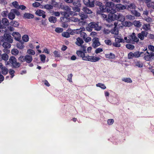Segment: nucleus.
<instances>
[{"mask_svg":"<svg viewBox=\"0 0 154 154\" xmlns=\"http://www.w3.org/2000/svg\"><path fill=\"white\" fill-rule=\"evenodd\" d=\"M63 10L67 11H69L71 10V9L68 6L65 5Z\"/></svg>","mask_w":154,"mask_h":154,"instance_id":"64","label":"nucleus"},{"mask_svg":"<svg viewBox=\"0 0 154 154\" xmlns=\"http://www.w3.org/2000/svg\"><path fill=\"white\" fill-rule=\"evenodd\" d=\"M44 8L47 10H51L53 8V6L52 5L47 4L44 6Z\"/></svg>","mask_w":154,"mask_h":154,"instance_id":"36","label":"nucleus"},{"mask_svg":"<svg viewBox=\"0 0 154 154\" xmlns=\"http://www.w3.org/2000/svg\"><path fill=\"white\" fill-rule=\"evenodd\" d=\"M126 9L131 11L132 10H131V9H132V10H134L136 8V6L134 3H131L128 5H126Z\"/></svg>","mask_w":154,"mask_h":154,"instance_id":"9","label":"nucleus"},{"mask_svg":"<svg viewBox=\"0 0 154 154\" xmlns=\"http://www.w3.org/2000/svg\"><path fill=\"white\" fill-rule=\"evenodd\" d=\"M85 52L81 51H76L78 56L82 57V60H84L96 62L100 59V58L94 56H91L88 55L85 56Z\"/></svg>","mask_w":154,"mask_h":154,"instance_id":"1","label":"nucleus"},{"mask_svg":"<svg viewBox=\"0 0 154 154\" xmlns=\"http://www.w3.org/2000/svg\"><path fill=\"white\" fill-rule=\"evenodd\" d=\"M122 80L123 81L131 83L132 82L131 79L129 78H124L122 79Z\"/></svg>","mask_w":154,"mask_h":154,"instance_id":"48","label":"nucleus"},{"mask_svg":"<svg viewBox=\"0 0 154 154\" xmlns=\"http://www.w3.org/2000/svg\"><path fill=\"white\" fill-rule=\"evenodd\" d=\"M2 46L5 48H9L11 47V45L9 43L4 42L2 44Z\"/></svg>","mask_w":154,"mask_h":154,"instance_id":"28","label":"nucleus"},{"mask_svg":"<svg viewBox=\"0 0 154 154\" xmlns=\"http://www.w3.org/2000/svg\"><path fill=\"white\" fill-rule=\"evenodd\" d=\"M117 11H118L121 10L126 9V7L125 5H124L120 4H117L115 6Z\"/></svg>","mask_w":154,"mask_h":154,"instance_id":"11","label":"nucleus"},{"mask_svg":"<svg viewBox=\"0 0 154 154\" xmlns=\"http://www.w3.org/2000/svg\"><path fill=\"white\" fill-rule=\"evenodd\" d=\"M142 52L140 53L139 51H136L133 53L134 57H138L140 56Z\"/></svg>","mask_w":154,"mask_h":154,"instance_id":"42","label":"nucleus"},{"mask_svg":"<svg viewBox=\"0 0 154 154\" xmlns=\"http://www.w3.org/2000/svg\"><path fill=\"white\" fill-rule=\"evenodd\" d=\"M106 58L113 59L115 57V55L114 54L110 53L109 54H106L105 55Z\"/></svg>","mask_w":154,"mask_h":154,"instance_id":"32","label":"nucleus"},{"mask_svg":"<svg viewBox=\"0 0 154 154\" xmlns=\"http://www.w3.org/2000/svg\"><path fill=\"white\" fill-rule=\"evenodd\" d=\"M116 14H109L108 16L107 17V19H106V20L108 22H110L112 21V20H115V16Z\"/></svg>","mask_w":154,"mask_h":154,"instance_id":"12","label":"nucleus"},{"mask_svg":"<svg viewBox=\"0 0 154 154\" xmlns=\"http://www.w3.org/2000/svg\"><path fill=\"white\" fill-rule=\"evenodd\" d=\"M113 4V3L111 2H106L105 4V6L106 7H112V5Z\"/></svg>","mask_w":154,"mask_h":154,"instance_id":"52","label":"nucleus"},{"mask_svg":"<svg viewBox=\"0 0 154 154\" xmlns=\"http://www.w3.org/2000/svg\"><path fill=\"white\" fill-rule=\"evenodd\" d=\"M49 21L52 23H55L57 20V18L54 16H51L49 18Z\"/></svg>","mask_w":154,"mask_h":154,"instance_id":"26","label":"nucleus"},{"mask_svg":"<svg viewBox=\"0 0 154 154\" xmlns=\"http://www.w3.org/2000/svg\"><path fill=\"white\" fill-rule=\"evenodd\" d=\"M12 35L14 39L17 41H19L20 39L21 35L18 32H14L12 34Z\"/></svg>","mask_w":154,"mask_h":154,"instance_id":"14","label":"nucleus"},{"mask_svg":"<svg viewBox=\"0 0 154 154\" xmlns=\"http://www.w3.org/2000/svg\"><path fill=\"white\" fill-rule=\"evenodd\" d=\"M145 2L148 8L150 6L151 3H152V2H151V0H145Z\"/></svg>","mask_w":154,"mask_h":154,"instance_id":"49","label":"nucleus"},{"mask_svg":"<svg viewBox=\"0 0 154 154\" xmlns=\"http://www.w3.org/2000/svg\"><path fill=\"white\" fill-rule=\"evenodd\" d=\"M9 61L14 67H19L20 65V63L17 61V60L14 57H11L9 59Z\"/></svg>","mask_w":154,"mask_h":154,"instance_id":"2","label":"nucleus"},{"mask_svg":"<svg viewBox=\"0 0 154 154\" xmlns=\"http://www.w3.org/2000/svg\"><path fill=\"white\" fill-rule=\"evenodd\" d=\"M11 10L12 12H13L14 14H15L18 16L20 15V13L16 9H12Z\"/></svg>","mask_w":154,"mask_h":154,"instance_id":"46","label":"nucleus"},{"mask_svg":"<svg viewBox=\"0 0 154 154\" xmlns=\"http://www.w3.org/2000/svg\"><path fill=\"white\" fill-rule=\"evenodd\" d=\"M80 46L81 47V49L83 51V52H85V53H87L86 49L87 47L85 46V45H83L82 44V45Z\"/></svg>","mask_w":154,"mask_h":154,"instance_id":"47","label":"nucleus"},{"mask_svg":"<svg viewBox=\"0 0 154 154\" xmlns=\"http://www.w3.org/2000/svg\"><path fill=\"white\" fill-rule=\"evenodd\" d=\"M36 14L39 16H42L43 18H45L46 15L44 14L45 12L42 10H38L35 12Z\"/></svg>","mask_w":154,"mask_h":154,"instance_id":"15","label":"nucleus"},{"mask_svg":"<svg viewBox=\"0 0 154 154\" xmlns=\"http://www.w3.org/2000/svg\"><path fill=\"white\" fill-rule=\"evenodd\" d=\"M11 53L14 55H16L18 54L19 51L17 49H14L11 51Z\"/></svg>","mask_w":154,"mask_h":154,"instance_id":"40","label":"nucleus"},{"mask_svg":"<svg viewBox=\"0 0 154 154\" xmlns=\"http://www.w3.org/2000/svg\"><path fill=\"white\" fill-rule=\"evenodd\" d=\"M24 42H22V41H19L17 43L16 45L17 47L20 49H23L24 47Z\"/></svg>","mask_w":154,"mask_h":154,"instance_id":"16","label":"nucleus"},{"mask_svg":"<svg viewBox=\"0 0 154 154\" xmlns=\"http://www.w3.org/2000/svg\"><path fill=\"white\" fill-rule=\"evenodd\" d=\"M85 29L84 28H80L79 29H75V34H80L82 32L85 31Z\"/></svg>","mask_w":154,"mask_h":154,"instance_id":"25","label":"nucleus"},{"mask_svg":"<svg viewBox=\"0 0 154 154\" xmlns=\"http://www.w3.org/2000/svg\"><path fill=\"white\" fill-rule=\"evenodd\" d=\"M125 46L128 49L130 50H132L134 48V45L130 44H127Z\"/></svg>","mask_w":154,"mask_h":154,"instance_id":"38","label":"nucleus"},{"mask_svg":"<svg viewBox=\"0 0 154 154\" xmlns=\"http://www.w3.org/2000/svg\"><path fill=\"white\" fill-rule=\"evenodd\" d=\"M115 20H117L119 21L123 22L124 21L125 19V17L122 14H116L115 16Z\"/></svg>","mask_w":154,"mask_h":154,"instance_id":"7","label":"nucleus"},{"mask_svg":"<svg viewBox=\"0 0 154 154\" xmlns=\"http://www.w3.org/2000/svg\"><path fill=\"white\" fill-rule=\"evenodd\" d=\"M114 122V120L113 119H109L107 120V123L109 125H112Z\"/></svg>","mask_w":154,"mask_h":154,"instance_id":"61","label":"nucleus"},{"mask_svg":"<svg viewBox=\"0 0 154 154\" xmlns=\"http://www.w3.org/2000/svg\"><path fill=\"white\" fill-rule=\"evenodd\" d=\"M40 57L41 61L43 62L44 63L45 61L46 58L44 54H41L40 55Z\"/></svg>","mask_w":154,"mask_h":154,"instance_id":"44","label":"nucleus"},{"mask_svg":"<svg viewBox=\"0 0 154 154\" xmlns=\"http://www.w3.org/2000/svg\"><path fill=\"white\" fill-rule=\"evenodd\" d=\"M131 13L132 14L136 17H139L140 16V14L135 9L131 11Z\"/></svg>","mask_w":154,"mask_h":154,"instance_id":"19","label":"nucleus"},{"mask_svg":"<svg viewBox=\"0 0 154 154\" xmlns=\"http://www.w3.org/2000/svg\"><path fill=\"white\" fill-rule=\"evenodd\" d=\"M4 39L9 43H11L13 42V40L12 37L10 35L7 34H5L4 35Z\"/></svg>","mask_w":154,"mask_h":154,"instance_id":"10","label":"nucleus"},{"mask_svg":"<svg viewBox=\"0 0 154 154\" xmlns=\"http://www.w3.org/2000/svg\"><path fill=\"white\" fill-rule=\"evenodd\" d=\"M148 33L145 31H142L141 33H139L137 35L138 38H139L141 40H143L144 39V37H147Z\"/></svg>","mask_w":154,"mask_h":154,"instance_id":"5","label":"nucleus"},{"mask_svg":"<svg viewBox=\"0 0 154 154\" xmlns=\"http://www.w3.org/2000/svg\"><path fill=\"white\" fill-rule=\"evenodd\" d=\"M134 25L137 27H140L142 25L141 23L139 21H135L134 22Z\"/></svg>","mask_w":154,"mask_h":154,"instance_id":"33","label":"nucleus"},{"mask_svg":"<svg viewBox=\"0 0 154 154\" xmlns=\"http://www.w3.org/2000/svg\"><path fill=\"white\" fill-rule=\"evenodd\" d=\"M63 31V29L62 28H57L56 29L55 31L58 33H60L62 32Z\"/></svg>","mask_w":154,"mask_h":154,"instance_id":"55","label":"nucleus"},{"mask_svg":"<svg viewBox=\"0 0 154 154\" xmlns=\"http://www.w3.org/2000/svg\"><path fill=\"white\" fill-rule=\"evenodd\" d=\"M61 14L63 15L64 16V17H60V19L62 22H65L64 20V19H66V17H69V15L68 14V12L66 11H61L60 12Z\"/></svg>","mask_w":154,"mask_h":154,"instance_id":"13","label":"nucleus"},{"mask_svg":"<svg viewBox=\"0 0 154 154\" xmlns=\"http://www.w3.org/2000/svg\"><path fill=\"white\" fill-rule=\"evenodd\" d=\"M32 60V56L29 54H27L25 56V61L28 63H30Z\"/></svg>","mask_w":154,"mask_h":154,"instance_id":"17","label":"nucleus"},{"mask_svg":"<svg viewBox=\"0 0 154 154\" xmlns=\"http://www.w3.org/2000/svg\"><path fill=\"white\" fill-rule=\"evenodd\" d=\"M111 33L115 35H118L119 33V30L117 27H114V28L111 30Z\"/></svg>","mask_w":154,"mask_h":154,"instance_id":"29","label":"nucleus"},{"mask_svg":"<svg viewBox=\"0 0 154 154\" xmlns=\"http://www.w3.org/2000/svg\"><path fill=\"white\" fill-rule=\"evenodd\" d=\"M99 14H100V13H99ZM100 14H101V17L106 20V19H107V15L106 14H103V12H101V13H100Z\"/></svg>","mask_w":154,"mask_h":154,"instance_id":"50","label":"nucleus"},{"mask_svg":"<svg viewBox=\"0 0 154 154\" xmlns=\"http://www.w3.org/2000/svg\"><path fill=\"white\" fill-rule=\"evenodd\" d=\"M100 9L101 10V11L102 12H100V13L101 12H103H103H105L106 11V7H105V6H101L100 7Z\"/></svg>","mask_w":154,"mask_h":154,"instance_id":"58","label":"nucleus"},{"mask_svg":"<svg viewBox=\"0 0 154 154\" xmlns=\"http://www.w3.org/2000/svg\"><path fill=\"white\" fill-rule=\"evenodd\" d=\"M27 53L28 54L32 55H34L35 53L34 51L31 49H29L27 50Z\"/></svg>","mask_w":154,"mask_h":154,"instance_id":"45","label":"nucleus"},{"mask_svg":"<svg viewBox=\"0 0 154 154\" xmlns=\"http://www.w3.org/2000/svg\"><path fill=\"white\" fill-rule=\"evenodd\" d=\"M93 43L92 46L94 48L100 45V44L99 42V38H95L92 39Z\"/></svg>","mask_w":154,"mask_h":154,"instance_id":"8","label":"nucleus"},{"mask_svg":"<svg viewBox=\"0 0 154 154\" xmlns=\"http://www.w3.org/2000/svg\"><path fill=\"white\" fill-rule=\"evenodd\" d=\"M72 9L75 12H79L80 11V9L77 7H74L72 8Z\"/></svg>","mask_w":154,"mask_h":154,"instance_id":"62","label":"nucleus"},{"mask_svg":"<svg viewBox=\"0 0 154 154\" xmlns=\"http://www.w3.org/2000/svg\"><path fill=\"white\" fill-rule=\"evenodd\" d=\"M82 10L85 13L87 14H91L92 13V11L89 8L86 7H84Z\"/></svg>","mask_w":154,"mask_h":154,"instance_id":"21","label":"nucleus"},{"mask_svg":"<svg viewBox=\"0 0 154 154\" xmlns=\"http://www.w3.org/2000/svg\"><path fill=\"white\" fill-rule=\"evenodd\" d=\"M128 38L130 39V42L131 41L137 43L138 41H139V39L136 35L134 32H133L131 35H129Z\"/></svg>","mask_w":154,"mask_h":154,"instance_id":"6","label":"nucleus"},{"mask_svg":"<svg viewBox=\"0 0 154 154\" xmlns=\"http://www.w3.org/2000/svg\"><path fill=\"white\" fill-rule=\"evenodd\" d=\"M134 57V54L132 52H130L128 54V57L129 59H132Z\"/></svg>","mask_w":154,"mask_h":154,"instance_id":"56","label":"nucleus"},{"mask_svg":"<svg viewBox=\"0 0 154 154\" xmlns=\"http://www.w3.org/2000/svg\"><path fill=\"white\" fill-rule=\"evenodd\" d=\"M15 72V71L11 69H9V73L11 75V77L12 78L14 76V73Z\"/></svg>","mask_w":154,"mask_h":154,"instance_id":"43","label":"nucleus"},{"mask_svg":"<svg viewBox=\"0 0 154 154\" xmlns=\"http://www.w3.org/2000/svg\"><path fill=\"white\" fill-rule=\"evenodd\" d=\"M2 74L4 75H6L8 73V69L5 67L2 68Z\"/></svg>","mask_w":154,"mask_h":154,"instance_id":"30","label":"nucleus"},{"mask_svg":"<svg viewBox=\"0 0 154 154\" xmlns=\"http://www.w3.org/2000/svg\"><path fill=\"white\" fill-rule=\"evenodd\" d=\"M62 35L66 38H68L70 37L69 33L68 32H64L62 33Z\"/></svg>","mask_w":154,"mask_h":154,"instance_id":"41","label":"nucleus"},{"mask_svg":"<svg viewBox=\"0 0 154 154\" xmlns=\"http://www.w3.org/2000/svg\"><path fill=\"white\" fill-rule=\"evenodd\" d=\"M84 43V41L82 38L78 37L76 38V41L75 43L76 45L79 46H81Z\"/></svg>","mask_w":154,"mask_h":154,"instance_id":"18","label":"nucleus"},{"mask_svg":"<svg viewBox=\"0 0 154 154\" xmlns=\"http://www.w3.org/2000/svg\"><path fill=\"white\" fill-rule=\"evenodd\" d=\"M8 12L6 11H4L2 12L1 15L3 17H6L7 16Z\"/></svg>","mask_w":154,"mask_h":154,"instance_id":"54","label":"nucleus"},{"mask_svg":"<svg viewBox=\"0 0 154 154\" xmlns=\"http://www.w3.org/2000/svg\"><path fill=\"white\" fill-rule=\"evenodd\" d=\"M88 7H94V2L93 0L89 1Z\"/></svg>","mask_w":154,"mask_h":154,"instance_id":"31","label":"nucleus"},{"mask_svg":"<svg viewBox=\"0 0 154 154\" xmlns=\"http://www.w3.org/2000/svg\"><path fill=\"white\" fill-rule=\"evenodd\" d=\"M68 32L69 33V35H73L75 34V29L69 30Z\"/></svg>","mask_w":154,"mask_h":154,"instance_id":"63","label":"nucleus"},{"mask_svg":"<svg viewBox=\"0 0 154 154\" xmlns=\"http://www.w3.org/2000/svg\"><path fill=\"white\" fill-rule=\"evenodd\" d=\"M79 15L81 17V19L83 20L87 18L88 17L87 15L84 14L82 12L79 13Z\"/></svg>","mask_w":154,"mask_h":154,"instance_id":"22","label":"nucleus"},{"mask_svg":"<svg viewBox=\"0 0 154 154\" xmlns=\"http://www.w3.org/2000/svg\"><path fill=\"white\" fill-rule=\"evenodd\" d=\"M24 17L27 19L32 18L34 17V15L30 13H25L24 14Z\"/></svg>","mask_w":154,"mask_h":154,"instance_id":"24","label":"nucleus"},{"mask_svg":"<svg viewBox=\"0 0 154 154\" xmlns=\"http://www.w3.org/2000/svg\"><path fill=\"white\" fill-rule=\"evenodd\" d=\"M23 40L25 42L28 41L29 39V36L27 35H24L22 37Z\"/></svg>","mask_w":154,"mask_h":154,"instance_id":"37","label":"nucleus"},{"mask_svg":"<svg viewBox=\"0 0 154 154\" xmlns=\"http://www.w3.org/2000/svg\"><path fill=\"white\" fill-rule=\"evenodd\" d=\"M10 24L14 27H17L19 25V23L17 22L14 21H11L10 22Z\"/></svg>","mask_w":154,"mask_h":154,"instance_id":"39","label":"nucleus"},{"mask_svg":"<svg viewBox=\"0 0 154 154\" xmlns=\"http://www.w3.org/2000/svg\"><path fill=\"white\" fill-rule=\"evenodd\" d=\"M125 40L122 38H116L115 39V42L113 43V45L116 47H120L121 45L120 42L124 43Z\"/></svg>","mask_w":154,"mask_h":154,"instance_id":"4","label":"nucleus"},{"mask_svg":"<svg viewBox=\"0 0 154 154\" xmlns=\"http://www.w3.org/2000/svg\"><path fill=\"white\" fill-rule=\"evenodd\" d=\"M1 21L2 24L5 26H8L9 24V21L8 19L6 18H3Z\"/></svg>","mask_w":154,"mask_h":154,"instance_id":"20","label":"nucleus"},{"mask_svg":"<svg viewBox=\"0 0 154 154\" xmlns=\"http://www.w3.org/2000/svg\"><path fill=\"white\" fill-rule=\"evenodd\" d=\"M143 29L146 31H147L150 29V26L149 24H144L143 26Z\"/></svg>","mask_w":154,"mask_h":154,"instance_id":"34","label":"nucleus"},{"mask_svg":"<svg viewBox=\"0 0 154 154\" xmlns=\"http://www.w3.org/2000/svg\"><path fill=\"white\" fill-rule=\"evenodd\" d=\"M40 4L39 3L37 2H36L34 3H33L32 6L33 7H38Z\"/></svg>","mask_w":154,"mask_h":154,"instance_id":"60","label":"nucleus"},{"mask_svg":"<svg viewBox=\"0 0 154 154\" xmlns=\"http://www.w3.org/2000/svg\"><path fill=\"white\" fill-rule=\"evenodd\" d=\"M135 65L139 67H142L143 66V64L140 62L137 61Z\"/></svg>","mask_w":154,"mask_h":154,"instance_id":"51","label":"nucleus"},{"mask_svg":"<svg viewBox=\"0 0 154 154\" xmlns=\"http://www.w3.org/2000/svg\"><path fill=\"white\" fill-rule=\"evenodd\" d=\"M2 60H4L6 61L8 59V55L5 53L2 54Z\"/></svg>","mask_w":154,"mask_h":154,"instance_id":"27","label":"nucleus"},{"mask_svg":"<svg viewBox=\"0 0 154 154\" xmlns=\"http://www.w3.org/2000/svg\"><path fill=\"white\" fill-rule=\"evenodd\" d=\"M149 54L144 56V59L146 61H149L151 59V58Z\"/></svg>","mask_w":154,"mask_h":154,"instance_id":"53","label":"nucleus"},{"mask_svg":"<svg viewBox=\"0 0 154 154\" xmlns=\"http://www.w3.org/2000/svg\"><path fill=\"white\" fill-rule=\"evenodd\" d=\"M88 26L98 31L100 30L101 29V27L98 25V23L94 22H91L88 24Z\"/></svg>","mask_w":154,"mask_h":154,"instance_id":"3","label":"nucleus"},{"mask_svg":"<svg viewBox=\"0 0 154 154\" xmlns=\"http://www.w3.org/2000/svg\"><path fill=\"white\" fill-rule=\"evenodd\" d=\"M8 17L9 19L11 20H13L15 18V14L13 13V12H12L11 10L10 12L8 14Z\"/></svg>","mask_w":154,"mask_h":154,"instance_id":"23","label":"nucleus"},{"mask_svg":"<svg viewBox=\"0 0 154 154\" xmlns=\"http://www.w3.org/2000/svg\"><path fill=\"white\" fill-rule=\"evenodd\" d=\"M80 36L84 39L87 37V35L85 33L82 32L80 35Z\"/></svg>","mask_w":154,"mask_h":154,"instance_id":"59","label":"nucleus"},{"mask_svg":"<svg viewBox=\"0 0 154 154\" xmlns=\"http://www.w3.org/2000/svg\"><path fill=\"white\" fill-rule=\"evenodd\" d=\"M19 61L21 62L25 61V56H21L18 58Z\"/></svg>","mask_w":154,"mask_h":154,"instance_id":"35","label":"nucleus"},{"mask_svg":"<svg viewBox=\"0 0 154 154\" xmlns=\"http://www.w3.org/2000/svg\"><path fill=\"white\" fill-rule=\"evenodd\" d=\"M85 41L86 42H88L91 41V39L90 37H86L84 39Z\"/></svg>","mask_w":154,"mask_h":154,"instance_id":"57","label":"nucleus"}]
</instances>
